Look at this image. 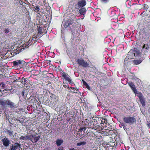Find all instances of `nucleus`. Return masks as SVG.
Returning <instances> with one entry per match:
<instances>
[{
    "label": "nucleus",
    "mask_w": 150,
    "mask_h": 150,
    "mask_svg": "<svg viewBox=\"0 0 150 150\" xmlns=\"http://www.w3.org/2000/svg\"><path fill=\"white\" fill-rule=\"evenodd\" d=\"M79 8H81L85 6L86 4V2L85 0H81L78 3Z\"/></svg>",
    "instance_id": "obj_9"
},
{
    "label": "nucleus",
    "mask_w": 150,
    "mask_h": 150,
    "mask_svg": "<svg viewBox=\"0 0 150 150\" xmlns=\"http://www.w3.org/2000/svg\"><path fill=\"white\" fill-rule=\"evenodd\" d=\"M34 137L33 138V142H32L33 143H36L40 139V136H36V135L35 134L33 135Z\"/></svg>",
    "instance_id": "obj_15"
},
{
    "label": "nucleus",
    "mask_w": 150,
    "mask_h": 150,
    "mask_svg": "<svg viewBox=\"0 0 150 150\" xmlns=\"http://www.w3.org/2000/svg\"><path fill=\"white\" fill-rule=\"evenodd\" d=\"M111 12H113V14H112V16H114V15L115 14V12L114 10H113L112 11H111Z\"/></svg>",
    "instance_id": "obj_35"
},
{
    "label": "nucleus",
    "mask_w": 150,
    "mask_h": 150,
    "mask_svg": "<svg viewBox=\"0 0 150 150\" xmlns=\"http://www.w3.org/2000/svg\"><path fill=\"white\" fill-rule=\"evenodd\" d=\"M73 21L71 19H68L67 21H66L64 23H62L63 25H64L65 28H67V27H69L71 29H72L74 27L75 25L73 24Z\"/></svg>",
    "instance_id": "obj_2"
},
{
    "label": "nucleus",
    "mask_w": 150,
    "mask_h": 150,
    "mask_svg": "<svg viewBox=\"0 0 150 150\" xmlns=\"http://www.w3.org/2000/svg\"><path fill=\"white\" fill-rule=\"evenodd\" d=\"M95 150H97V149H95Z\"/></svg>",
    "instance_id": "obj_45"
},
{
    "label": "nucleus",
    "mask_w": 150,
    "mask_h": 150,
    "mask_svg": "<svg viewBox=\"0 0 150 150\" xmlns=\"http://www.w3.org/2000/svg\"><path fill=\"white\" fill-rule=\"evenodd\" d=\"M42 33V28L40 27L38 29V33L41 34Z\"/></svg>",
    "instance_id": "obj_28"
},
{
    "label": "nucleus",
    "mask_w": 150,
    "mask_h": 150,
    "mask_svg": "<svg viewBox=\"0 0 150 150\" xmlns=\"http://www.w3.org/2000/svg\"><path fill=\"white\" fill-rule=\"evenodd\" d=\"M83 84L85 86V87L87 88L88 89H90V87L88 84L84 81H83Z\"/></svg>",
    "instance_id": "obj_23"
},
{
    "label": "nucleus",
    "mask_w": 150,
    "mask_h": 150,
    "mask_svg": "<svg viewBox=\"0 0 150 150\" xmlns=\"http://www.w3.org/2000/svg\"><path fill=\"white\" fill-rule=\"evenodd\" d=\"M147 125L149 127H150V123H148L147 124Z\"/></svg>",
    "instance_id": "obj_37"
},
{
    "label": "nucleus",
    "mask_w": 150,
    "mask_h": 150,
    "mask_svg": "<svg viewBox=\"0 0 150 150\" xmlns=\"http://www.w3.org/2000/svg\"><path fill=\"white\" fill-rule=\"evenodd\" d=\"M6 103L7 104L10 105L11 107H14L15 105L14 103L9 100H7Z\"/></svg>",
    "instance_id": "obj_18"
},
{
    "label": "nucleus",
    "mask_w": 150,
    "mask_h": 150,
    "mask_svg": "<svg viewBox=\"0 0 150 150\" xmlns=\"http://www.w3.org/2000/svg\"><path fill=\"white\" fill-rule=\"evenodd\" d=\"M133 50H130L129 52L128 53L127 56L125 58L124 61V64H126L127 63L126 61H127L129 58L130 59H133V57H129V56L132 55L134 54V56H135V54L133 52Z\"/></svg>",
    "instance_id": "obj_5"
},
{
    "label": "nucleus",
    "mask_w": 150,
    "mask_h": 150,
    "mask_svg": "<svg viewBox=\"0 0 150 150\" xmlns=\"http://www.w3.org/2000/svg\"><path fill=\"white\" fill-rule=\"evenodd\" d=\"M107 0H102V1H107Z\"/></svg>",
    "instance_id": "obj_43"
},
{
    "label": "nucleus",
    "mask_w": 150,
    "mask_h": 150,
    "mask_svg": "<svg viewBox=\"0 0 150 150\" xmlns=\"http://www.w3.org/2000/svg\"><path fill=\"white\" fill-rule=\"evenodd\" d=\"M19 139L21 140H26L25 136H21L19 138Z\"/></svg>",
    "instance_id": "obj_32"
},
{
    "label": "nucleus",
    "mask_w": 150,
    "mask_h": 150,
    "mask_svg": "<svg viewBox=\"0 0 150 150\" xmlns=\"http://www.w3.org/2000/svg\"><path fill=\"white\" fill-rule=\"evenodd\" d=\"M6 102V100H1L0 101V104L2 106H5L7 104Z\"/></svg>",
    "instance_id": "obj_21"
},
{
    "label": "nucleus",
    "mask_w": 150,
    "mask_h": 150,
    "mask_svg": "<svg viewBox=\"0 0 150 150\" xmlns=\"http://www.w3.org/2000/svg\"><path fill=\"white\" fill-rule=\"evenodd\" d=\"M5 31L6 33H7L9 32V30H8L7 29H6L5 30Z\"/></svg>",
    "instance_id": "obj_34"
},
{
    "label": "nucleus",
    "mask_w": 150,
    "mask_h": 150,
    "mask_svg": "<svg viewBox=\"0 0 150 150\" xmlns=\"http://www.w3.org/2000/svg\"><path fill=\"white\" fill-rule=\"evenodd\" d=\"M71 88L72 90H74V89L75 90H74V91H73V92H74V93H77V91H79V90L78 89H77V88H75L74 87H71Z\"/></svg>",
    "instance_id": "obj_27"
},
{
    "label": "nucleus",
    "mask_w": 150,
    "mask_h": 150,
    "mask_svg": "<svg viewBox=\"0 0 150 150\" xmlns=\"http://www.w3.org/2000/svg\"><path fill=\"white\" fill-rule=\"evenodd\" d=\"M20 146V144L18 143H16L14 145H13L9 150H16Z\"/></svg>",
    "instance_id": "obj_10"
},
{
    "label": "nucleus",
    "mask_w": 150,
    "mask_h": 150,
    "mask_svg": "<svg viewBox=\"0 0 150 150\" xmlns=\"http://www.w3.org/2000/svg\"><path fill=\"white\" fill-rule=\"evenodd\" d=\"M86 144V142H85L83 141V142H79L77 144V146H80L82 145H85Z\"/></svg>",
    "instance_id": "obj_22"
},
{
    "label": "nucleus",
    "mask_w": 150,
    "mask_h": 150,
    "mask_svg": "<svg viewBox=\"0 0 150 150\" xmlns=\"http://www.w3.org/2000/svg\"><path fill=\"white\" fill-rule=\"evenodd\" d=\"M63 86L65 88H68V86L67 85H64Z\"/></svg>",
    "instance_id": "obj_38"
},
{
    "label": "nucleus",
    "mask_w": 150,
    "mask_h": 150,
    "mask_svg": "<svg viewBox=\"0 0 150 150\" xmlns=\"http://www.w3.org/2000/svg\"><path fill=\"white\" fill-rule=\"evenodd\" d=\"M123 120L125 123L129 124H132L136 121V119L134 117H124Z\"/></svg>",
    "instance_id": "obj_1"
},
{
    "label": "nucleus",
    "mask_w": 150,
    "mask_h": 150,
    "mask_svg": "<svg viewBox=\"0 0 150 150\" xmlns=\"http://www.w3.org/2000/svg\"><path fill=\"white\" fill-rule=\"evenodd\" d=\"M63 142V141L62 139H58L56 141V144L57 146L61 145Z\"/></svg>",
    "instance_id": "obj_16"
},
{
    "label": "nucleus",
    "mask_w": 150,
    "mask_h": 150,
    "mask_svg": "<svg viewBox=\"0 0 150 150\" xmlns=\"http://www.w3.org/2000/svg\"><path fill=\"white\" fill-rule=\"evenodd\" d=\"M128 84L132 88L133 91H134V93L135 94L137 93V91L135 85L133 83L131 82H129L128 83Z\"/></svg>",
    "instance_id": "obj_8"
},
{
    "label": "nucleus",
    "mask_w": 150,
    "mask_h": 150,
    "mask_svg": "<svg viewBox=\"0 0 150 150\" xmlns=\"http://www.w3.org/2000/svg\"><path fill=\"white\" fill-rule=\"evenodd\" d=\"M62 76L64 78V79L66 81H68L71 85L73 84L74 83L71 80V77L67 74L65 73H62Z\"/></svg>",
    "instance_id": "obj_4"
},
{
    "label": "nucleus",
    "mask_w": 150,
    "mask_h": 150,
    "mask_svg": "<svg viewBox=\"0 0 150 150\" xmlns=\"http://www.w3.org/2000/svg\"><path fill=\"white\" fill-rule=\"evenodd\" d=\"M35 9L38 11V12H40V8L38 6H36L35 7Z\"/></svg>",
    "instance_id": "obj_31"
},
{
    "label": "nucleus",
    "mask_w": 150,
    "mask_h": 150,
    "mask_svg": "<svg viewBox=\"0 0 150 150\" xmlns=\"http://www.w3.org/2000/svg\"><path fill=\"white\" fill-rule=\"evenodd\" d=\"M86 10L84 8H83L80 9L79 11V12L81 15H85Z\"/></svg>",
    "instance_id": "obj_14"
},
{
    "label": "nucleus",
    "mask_w": 150,
    "mask_h": 150,
    "mask_svg": "<svg viewBox=\"0 0 150 150\" xmlns=\"http://www.w3.org/2000/svg\"><path fill=\"white\" fill-rule=\"evenodd\" d=\"M1 141L3 145L5 147L8 146L10 143V142L8 139L5 137L1 139Z\"/></svg>",
    "instance_id": "obj_6"
},
{
    "label": "nucleus",
    "mask_w": 150,
    "mask_h": 150,
    "mask_svg": "<svg viewBox=\"0 0 150 150\" xmlns=\"http://www.w3.org/2000/svg\"><path fill=\"white\" fill-rule=\"evenodd\" d=\"M60 150V149H59H59H58V150Z\"/></svg>",
    "instance_id": "obj_44"
},
{
    "label": "nucleus",
    "mask_w": 150,
    "mask_h": 150,
    "mask_svg": "<svg viewBox=\"0 0 150 150\" xmlns=\"http://www.w3.org/2000/svg\"><path fill=\"white\" fill-rule=\"evenodd\" d=\"M24 79V82H25V84L26 83H27L26 82V81H27V80H26V79Z\"/></svg>",
    "instance_id": "obj_39"
},
{
    "label": "nucleus",
    "mask_w": 150,
    "mask_h": 150,
    "mask_svg": "<svg viewBox=\"0 0 150 150\" xmlns=\"http://www.w3.org/2000/svg\"><path fill=\"white\" fill-rule=\"evenodd\" d=\"M34 136L33 134H31L30 135H27L25 136L26 140L29 139L31 140V141L33 142V141L32 139L33 138Z\"/></svg>",
    "instance_id": "obj_17"
},
{
    "label": "nucleus",
    "mask_w": 150,
    "mask_h": 150,
    "mask_svg": "<svg viewBox=\"0 0 150 150\" xmlns=\"http://www.w3.org/2000/svg\"><path fill=\"white\" fill-rule=\"evenodd\" d=\"M144 13V11L142 12L141 13V15H142V14H143V13Z\"/></svg>",
    "instance_id": "obj_42"
},
{
    "label": "nucleus",
    "mask_w": 150,
    "mask_h": 150,
    "mask_svg": "<svg viewBox=\"0 0 150 150\" xmlns=\"http://www.w3.org/2000/svg\"><path fill=\"white\" fill-rule=\"evenodd\" d=\"M69 150H79V149L76 150V149H74V148H71L69 149Z\"/></svg>",
    "instance_id": "obj_36"
},
{
    "label": "nucleus",
    "mask_w": 150,
    "mask_h": 150,
    "mask_svg": "<svg viewBox=\"0 0 150 150\" xmlns=\"http://www.w3.org/2000/svg\"><path fill=\"white\" fill-rule=\"evenodd\" d=\"M119 126L120 127H123L124 129H125V126L124 125V124L123 123H120L119 124Z\"/></svg>",
    "instance_id": "obj_29"
},
{
    "label": "nucleus",
    "mask_w": 150,
    "mask_h": 150,
    "mask_svg": "<svg viewBox=\"0 0 150 150\" xmlns=\"http://www.w3.org/2000/svg\"><path fill=\"white\" fill-rule=\"evenodd\" d=\"M1 86V88L2 89H3V91L5 92L6 93V91H8V92L10 91L9 89L7 90L5 89L6 88V84L4 82H1L0 83V87Z\"/></svg>",
    "instance_id": "obj_11"
},
{
    "label": "nucleus",
    "mask_w": 150,
    "mask_h": 150,
    "mask_svg": "<svg viewBox=\"0 0 150 150\" xmlns=\"http://www.w3.org/2000/svg\"><path fill=\"white\" fill-rule=\"evenodd\" d=\"M142 62L141 60H136L133 61V63L134 64L137 65L141 63Z\"/></svg>",
    "instance_id": "obj_19"
},
{
    "label": "nucleus",
    "mask_w": 150,
    "mask_h": 150,
    "mask_svg": "<svg viewBox=\"0 0 150 150\" xmlns=\"http://www.w3.org/2000/svg\"><path fill=\"white\" fill-rule=\"evenodd\" d=\"M107 122V121L106 120L105 121H104V123H105V124H106V122Z\"/></svg>",
    "instance_id": "obj_41"
},
{
    "label": "nucleus",
    "mask_w": 150,
    "mask_h": 150,
    "mask_svg": "<svg viewBox=\"0 0 150 150\" xmlns=\"http://www.w3.org/2000/svg\"><path fill=\"white\" fill-rule=\"evenodd\" d=\"M32 42L31 40V39H30V40L28 41L27 42V43L26 44V45H27L28 46L27 47H28L30 46L32 44H31Z\"/></svg>",
    "instance_id": "obj_24"
},
{
    "label": "nucleus",
    "mask_w": 150,
    "mask_h": 150,
    "mask_svg": "<svg viewBox=\"0 0 150 150\" xmlns=\"http://www.w3.org/2000/svg\"><path fill=\"white\" fill-rule=\"evenodd\" d=\"M78 64L83 67H87L89 66V64L87 62H85L84 60L81 59H79L77 60Z\"/></svg>",
    "instance_id": "obj_3"
},
{
    "label": "nucleus",
    "mask_w": 150,
    "mask_h": 150,
    "mask_svg": "<svg viewBox=\"0 0 150 150\" xmlns=\"http://www.w3.org/2000/svg\"><path fill=\"white\" fill-rule=\"evenodd\" d=\"M143 49L145 48L146 50H148V49L149 48V47L148 45L144 44L143 46Z\"/></svg>",
    "instance_id": "obj_25"
},
{
    "label": "nucleus",
    "mask_w": 150,
    "mask_h": 150,
    "mask_svg": "<svg viewBox=\"0 0 150 150\" xmlns=\"http://www.w3.org/2000/svg\"><path fill=\"white\" fill-rule=\"evenodd\" d=\"M38 37L36 36L35 35H34L32 36V38L31 39V40L32 42L31 44H33L36 42L37 40Z\"/></svg>",
    "instance_id": "obj_13"
},
{
    "label": "nucleus",
    "mask_w": 150,
    "mask_h": 150,
    "mask_svg": "<svg viewBox=\"0 0 150 150\" xmlns=\"http://www.w3.org/2000/svg\"><path fill=\"white\" fill-rule=\"evenodd\" d=\"M139 99L141 103L142 106H144L145 105V100L142 96L141 94L139 95Z\"/></svg>",
    "instance_id": "obj_12"
},
{
    "label": "nucleus",
    "mask_w": 150,
    "mask_h": 150,
    "mask_svg": "<svg viewBox=\"0 0 150 150\" xmlns=\"http://www.w3.org/2000/svg\"><path fill=\"white\" fill-rule=\"evenodd\" d=\"M6 132L7 134L9 135L10 136H12L13 134V132L9 130H7Z\"/></svg>",
    "instance_id": "obj_20"
},
{
    "label": "nucleus",
    "mask_w": 150,
    "mask_h": 150,
    "mask_svg": "<svg viewBox=\"0 0 150 150\" xmlns=\"http://www.w3.org/2000/svg\"><path fill=\"white\" fill-rule=\"evenodd\" d=\"M6 24H7V25H9V24H11V21H6Z\"/></svg>",
    "instance_id": "obj_33"
},
{
    "label": "nucleus",
    "mask_w": 150,
    "mask_h": 150,
    "mask_svg": "<svg viewBox=\"0 0 150 150\" xmlns=\"http://www.w3.org/2000/svg\"><path fill=\"white\" fill-rule=\"evenodd\" d=\"M86 130V128L85 127L81 128L79 129V130L81 132H82V131L84 132Z\"/></svg>",
    "instance_id": "obj_30"
},
{
    "label": "nucleus",
    "mask_w": 150,
    "mask_h": 150,
    "mask_svg": "<svg viewBox=\"0 0 150 150\" xmlns=\"http://www.w3.org/2000/svg\"><path fill=\"white\" fill-rule=\"evenodd\" d=\"M13 66L16 67H19L22 64V61L21 60H17L13 62Z\"/></svg>",
    "instance_id": "obj_7"
},
{
    "label": "nucleus",
    "mask_w": 150,
    "mask_h": 150,
    "mask_svg": "<svg viewBox=\"0 0 150 150\" xmlns=\"http://www.w3.org/2000/svg\"><path fill=\"white\" fill-rule=\"evenodd\" d=\"M71 87H69V86H68V88H67L68 89H69L70 88H71Z\"/></svg>",
    "instance_id": "obj_40"
},
{
    "label": "nucleus",
    "mask_w": 150,
    "mask_h": 150,
    "mask_svg": "<svg viewBox=\"0 0 150 150\" xmlns=\"http://www.w3.org/2000/svg\"><path fill=\"white\" fill-rule=\"evenodd\" d=\"M148 8V6L146 4H144V8L143 9L144 10H146Z\"/></svg>",
    "instance_id": "obj_26"
}]
</instances>
